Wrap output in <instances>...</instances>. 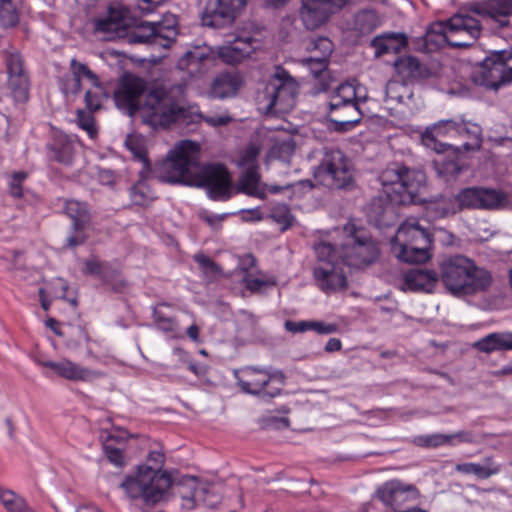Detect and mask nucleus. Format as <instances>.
<instances>
[{
    "label": "nucleus",
    "instance_id": "7c9ffc66",
    "mask_svg": "<svg viewBox=\"0 0 512 512\" xmlns=\"http://www.w3.org/2000/svg\"><path fill=\"white\" fill-rule=\"evenodd\" d=\"M83 80H88L96 88L102 87L98 76L88 69V66H72L71 73L63 79L64 92L66 94H78Z\"/></svg>",
    "mask_w": 512,
    "mask_h": 512
},
{
    "label": "nucleus",
    "instance_id": "aec40b11",
    "mask_svg": "<svg viewBox=\"0 0 512 512\" xmlns=\"http://www.w3.org/2000/svg\"><path fill=\"white\" fill-rule=\"evenodd\" d=\"M317 286L325 293L335 292L347 287V279L341 264L337 261H324L314 268Z\"/></svg>",
    "mask_w": 512,
    "mask_h": 512
},
{
    "label": "nucleus",
    "instance_id": "a19ab883",
    "mask_svg": "<svg viewBox=\"0 0 512 512\" xmlns=\"http://www.w3.org/2000/svg\"><path fill=\"white\" fill-rule=\"evenodd\" d=\"M124 445V439H119L112 434H109L103 442L106 457L117 467H122L125 464L123 455Z\"/></svg>",
    "mask_w": 512,
    "mask_h": 512
},
{
    "label": "nucleus",
    "instance_id": "f3484780",
    "mask_svg": "<svg viewBox=\"0 0 512 512\" xmlns=\"http://www.w3.org/2000/svg\"><path fill=\"white\" fill-rule=\"evenodd\" d=\"M248 0H209L202 14L204 26L219 29L231 25Z\"/></svg>",
    "mask_w": 512,
    "mask_h": 512
},
{
    "label": "nucleus",
    "instance_id": "412c9836",
    "mask_svg": "<svg viewBox=\"0 0 512 512\" xmlns=\"http://www.w3.org/2000/svg\"><path fill=\"white\" fill-rule=\"evenodd\" d=\"M475 85L489 90H498L512 81V66H476L471 74Z\"/></svg>",
    "mask_w": 512,
    "mask_h": 512
},
{
    "label": "nucleus",
    "instance_id": "6e6d98bb",
    "mask_svg": "<svg viewBox=\"0 0 512 512\" xmlns=\"http://www.w3.org/2000/svg\"><path fill=\"white\" fill-rule=\"evenodd\" d=\"M315 252L318 257V263L321 264L324 261H335L336 255L333 246L329 243H320L315 246Z\"/></svg>",
    "mask_w": 512,
    "mask_h": 512
},
{
    "label": "nucleus",
    "instance_id": "338daca9",
    "mask_svg": "<svg viewBox=\"0 0 512 512\" xmlns=\"http://www.w3.org/2000/svg\"><path fill=\"white\" fill-rule=\"evenodd\" d=\"M3 58L6 64H22L23 58L20 52L15 47H9L3 51Z\"/></svg>",
    "mask_w": 512,
    "mask_h": 512
},
{
    "label": "nucleus",
    "instance_id": "dca6fc26",
    "mask_svg": "<svg viewBox=\"0 0 512 512\" xmlns=\"http://www.w3.org/2000/svg\"><path fill=\"white\" fill-rule=\"evenodd\" d=\"M214 487L199 483L195 477H183L173 486L174 493L182 499L181 506L187 510L195 508L198 504L214 507L219 498L214 495Z\"/></svg>",
    "mask_w": 512,
    "mask_h": 512
},
{
    "label": "nucleus",
    "instance_id": "f8f14e48",
    "mask_svg": "<svg viewBox=\"0 0 512 512\" xmlns=\"http://www.w3.org/2000/svg\"><path fill=\"white\" fill-rule=\"evenodd\" d=\"M255 40L249 36L236 37L225 45L213 48L206 44L197 45L187 50L182 60L188 64L205 62H222L223 64H239L250 58L255 51Z\"/></svg>",
    "mask_w": 512,
    "mask_h": 512
},
{
    "label": "nucleus",
    "instance_id": "a211bd4d",
    "mask_svg": "<svg viewBox=\"0 0 512 512\" xmlns=\"http://www.w3.org/2000/svg\"><path fill=\"white\" fill-rule=\"evenodd\" d=\"M345 0H302L300 18L308 30L319 28L345 5Z\"/></svg>",
    "mask_w": 512,
    "mask_h": 512
},
{
    "label": "nucleus",
    "instance_id": "4d7b16f0",
    "mask_svg": "<svg viewBox=\"0 0 512 512\" xmlns=\"http://www.w3.org/2000/svg\"><path fill=\"white\" fill-rule=\"evenodd\" d=\"M512 60V51L511 50H501L495 51L491 54V56L486 57L484 60L479 62L478 64H506L508 61Z\"/></svg>",
    "mask_w": 512,
    "mask_h": 512
},
{
    "label": "nucleus",
    "instance_id": "49530a36",
    "mask_svg": "<svg viewBox=\"0 0 512 512\" xmlns=\"http://www.w3.org/2000/svg\"><path fill=\"white\" fill-rule=\"evenodd\" d=\"M334 81L335 78L329 66H322L319 70H314L311 84L312 93L317 95L326 92Z\"/></svg>",
    "mask_w": 512,
    "mask_h": 512
},
{
    "label": "nucleus",
    "instance_id": "39448f33",
    "mask_svg": "<svg viewBox=\"0 0 512 512\" xmlns=\"http://www.w3.org/2000/svg\"><path fill=\"white\" fill-rule=\"evenodd\" d=\"M164 454L161 451L149 453L148 461L154 467L141 465L134 476H127L120 484L128 497L141 498L147 505H155L167 498L168 490L172 487V478L167 472L160 471L164 463Z\"/></svg>",
    "mask_w": 512,
    "mask_h": 512
},
{
    "label": "nucleus",
    "instance_id": "2eb2a0df",
    "mask_svg": "<svg viewBox=\"0 0 512 512\" xmlns=\"http://www.w3.org/2000/svg\"><path fill=\"white\" fill-rule=\"evenodd\" d=\"M458 210H496L507 203V195L497 189L466 187L454 195Z\"/></svg>",
    "mask_w": 512,
    "mask_h": 512
},
{
    "label": "nucleus",
    "instance_id": "ddd939ff",
    "mask_svg": "<svg viewBox=\"0 0 512 512\" xmlns=\"http://www.w3.org/2000/svg\"><path fill=\"white\" fill-rule=\"evenodd\" d=\"M315 177L329 189H348L353 185L352 164L340 149L325 148Z\"/></svg>",
    "mask_w": 512,
    "mask_h": 512
},
{
    "label": "nucleus",
    "instance_id": "13d9d810",
    "mask_svg": "<svg viewBox=\"0 0 512 512\" xmlns=\"http://www.w3.org/2000/svg\"><path fill=\"white\" fill-rule=\"evenodd\" d=\"M403 86L404 85H402L401 80L396 75H394L393 78L390 79L386 84V96L401 102L403 96L399 94L397 90L399 88H403Z\"/></svg>",
    "mask_w": 512,
    "mask_h": 512
},
{
    "label": "nucleus",
    "instance_id": "4be33fe9",
    "mask_svg": "<svg viewBox=\"0 0 512 512\" xmlns=\"http://www.w3.org/2000/svg\"><path fill=\"white\" fill-rule=\"evenodd\" d=\"M243 84L244 77L239 71L223 72L213 79L208 96L220 100L234 97Z\"/></svg>",
    "mask_w": 512,
    "mask_h": 512
},
{
    "label": "nucleus",
    "instance_id": "c03bdc74",
    "mask_svg": "<svg viewBox=\"0 0 512 512\" xmlns=\"http://www.w3.org/2000/svg\"><path fill=\"white\" fill-rule=\"evenodd\" d=\"M0 502L8 512H34L21 496L11 490L0 488Z\"/></svg>",
    "mask_w": 512,
    "mask_h": 512
},
{
    "label": "nucleus",
    "instance_id": "473e14b6",
    "mask_svg": "<svg viewBox=\"0 0 512 512\" xmlns=\"http://www.w3.org/2000/svg\"><path fill=\"white\" fill-rule=\"evenodd\" d=\"M473 348L486 354L512 350V332L490 333L474 342Z\"/></svg>",
    "mask_w": 512,
    "mask_h": 512
},
{
    "label": "nucleus",
    "instance_id": "a18cd8bd",
    "mask_svg": "<svg viewBox=\"0 0 512 512\" xmlns=\"http://www.w3.org/2000/svg\"><path fill=\"white\" fill-rule=\"evenodd\" d=\"M455 436H461L463 437L464 442H471L473 439V436L469 432H463L459 433L457 435H444V434H431V435H424L419 436L416 438V443L419 446L423 447H438L441 445H444L446 443H449L452 438Z\"/></svg>",
    "mask_w": 512,
    "mask_h": 512
},
{
    "label": "nucleus",
    "instance_id": "9d476101",
    "mask_svg": "<svg viewBox=\"0 0 512 512\" xmlns=\"http://www.w3.org/2000/svg\"><path fill=\"white\" fill-rule=\"evenodd\" d=\"M433 238L416 219L402 223L391 241L393 254L406 263H424L431 258Z\"/></svg>",
    "mask_w": 512,
    "mask_h": 512
},
{
    "label": "nucleus",
    "instance_id": "0eeeda50",
    "mask_svg": "<svg viewBox=\"0 0 512 512\" xmlns=\"http://www.w3.org/2000/svg\"><path fill=\"white\" fill-rule=\"evenodd\" d=\"M366 99L365 89L355 79L340 84L328 102V117L333 129L345 132L359 124L364 116L360 104Z\"/></svg>",
    "mask_w": 512,
    "mask_h": 512
},
{
    "label": "nucleus",
    "instance_id": "bf43d9fd",
    "mask_svg": "<svg viewBox=\"0 0 512 512\" xmlns=\"http://www.w3.org/2000/svg\"><path fill=\"white\" fill-rule=\"evenodd\" d=\"M320 335H328L337 332L338 326L334 323H325L322 321H311V329Z\"/></svg>",
    "mask_w": 512,
    "mask_h": 512
},
{
    "label": "nucleus",
    "instance_id": "69168bd1",
    "mask_svg": "<svg viewBox=\"0 0 512 512\" xmlns=\"http://www.w3.org/2000/svg\"><path fill=\"white\" fill-rule=\"evenodd\" d=\"M259 154V149L255 146H249L241 156V164L246 165L247 168L249 166H255L254 163Z\"/></svg>",
    "mask_w": 512,
    "mask_h": 512
},
{
    "label": "nucleus",
    "instance_id": "e433bc0d",
    "mask_svg": "<svg viewBox=\"0 0 512 512\" xmlns=\"http://www.w3.org/2000/svg\"><path fill=\"white\" fill-rule=\"evenodd\" d=\"M455 469L462 474H473L479 479H488L500 472V466L494 462L492 457H485L483 464L468 462L457 464Z\"/></svg>",
    "mask_w": 512,
    "mask_h": 512
},
{
    "label": "nucleus",
    "instance_id": "4c0bfd02",
    "mask_svg": "<svg viewBox=\"0 0 512 512\" xmlns=\"http://www.w3.org/2000/svg\"><path fill=\"white\" fill-rule=\"evenodd\" d=\"M260 176L256 166H249L242 175L237 191L249 196L265 199L266 190L259 185Z\"/></svg>",
    "mask_w": 512,
    "mask_h": 512
},
{
    "label": "nucleus",
    "instance_id": "c85d7f7f",
    "mask_svg": "<svg viewBox=\"0 0 512 512\" xmlns=\"http://www.w3.org/2000/svg\"><path fill=\"white\" fill-rule=\"evenodd\" d=\"M472 11L482 16H489L504 27L509 24V17L512 15V0H487L482 5L474 6Z\"/></svg>",
    "mask_w": 512,
    "mask_h": 512
},
{
    "label": "nucleus",
    "instance_id": "603ef678",
    "mask_svg": "<svg viewBox=\"0 0 512 512\" xmlns=\"http://www.w3.org/2000/svg\"><path fill=\"white\" fill-rule=\"evenodd\" d=\"M193 259L196 263L199 264L202 272L210 279L216 278L221 275L222 269L221 267L215 263L208 256L198 253L193 256Z\"/></svg>",
    "mask_w": 512,
    "mask_h": 512
},
{
    "label": "nucleus",
    "instance_id": "37998d69",
    "mask_svg": "<svg viewBox=\"0 0 512 512\" xmlns=\"http://www.w3.org/2000/svg\"><path fill=\"white\" fill-rule=\"evenodd\" d=\"M169 307L170 306L166 303L156 305L153 309V318L157 328L166 333H173L178 330V323L176 319L166 311Z\"/></svg>",
    "mask_w": 512,
    "mask_h": 512
},
{
    "label": "nucleus",
    "instance_id": "58836bf2",
    "mask_svg": "<svg viewBox=\"0 0 512 512\" xmlns=\"http://www.w3.org/2000/svg\"><path fill=\"white\" fill-rule=\"evenodd\" d=\"M429 218L435 220L455 215L459 212L457 201L453 196H441L439 199L430 202L426 207Z\"/></svg>",
    "mask_w": 512,
    "mask_h": 512
},
{
    "label": "nucleus",
    "instance_id": "bb28decb",
    "mask_svg": "<svg viewBox=\"0 0 512 512\" xmlns=\"http://www.w3.org/2000/svg\"><path fill=\"white\" fill-rule=\"evenodd\" d=\"M7 88L16 102L24 103L29 99L30 76L24 66H8Z\"/></svg>",
    "mask_w": 512,
    "mask_h": 512
},
{
    "label": "nucleus",
    "instance_id": "72a5a7b5",
    "mask_svg": "<svg viewBox=\"0 0 512 512\" xmlns=\"http://www.w3.org/2000/svg\"><path fill=\"white\" fill-rule=\"evenodd\" d=\"M440 66H394L395 75L402 85L413 84L436 76Z\"/></svg>",
    "mask_w": 512,
    "mask_h": 512
},
{
    "label": "nucleus",
    "instance_id": "b1692460",
    "mask_svg": "<svg viewBox=\"0 0 512 512\" xmlns=\"http://www.w3.org/2000/svg\"><path fill=\"white\" fill-rule=\"evenodd\" d=\"M375 58L384 55H397L408 46V38L402 32H384L370 40Z\"/></svg>",
    "mask_w": 512,
    "mask_h": 512
},
{
    "label": "nucleus",
    "instance_id": "4468645a",
    "mask_svg": "<svg viewBox=\"0 0 512 512\" xmlns=\"http://www.w3.org/2000/svg\"><path fill=\"white\" fill-rule=\"evenodd\" d=\"M346 242L341 253L342 261L347 266L362 268L375 262L379 250L369 232L364 228H356L353 224L345 226Z\"/></svg>",
    "mask_w": 512,
    "mask_h": 512
},
{
    "label": "nucleus",
    "instance_id": "e2e57ef3",
    "mask_svg": "<svg viewBox=\"0 0 512 512\" xmlns=\"http://www.w3.org/2000/svg\"><path fill=\"white\" fill-rule=\"evenodd\" d=\"M284 327L287 331L292 333H302L309 331L311 329V321H290L287 320L284 324Z\"/></svg>",
    "mask_w": 512,
    "mask_h": 512
},
{
    "label": "nucleus",
    "instance_id": "5701e85b",
    "mask_svg": "<svg viewBox=\"0 0 512 512\" xmlns=\"http://www.w3.org/2000/svg\"><path fill=\"white\" fill-rule=\"evenodd\" d=\"M41 365L53 370L57 375L71 381H92L102 374L89 368L80 366L68 359L60 361H44Z\"/></svg>",
    "mask_w": 512,
    "mask_h": 512
},
{
    "label": "nucleus",
    "instance_id": "864d4df0",
    "mask_svg": "<svg viewBox=\"0 0 512 512\" xmlns=\"http://www.w3.org/2000/svg\"><path fill=\"white\" fill-rule=\"evenodd\" d=\"M92 113L93 112L78 109L76 121L78 126L86 131L91 139H94L97 136V128L95 126V119Z\"/></svg>",
    "mask_w": 512,
    "mask_h": 512
},
{
    "label": "nucleus",
    "instance_id": "0e129e2a",
    "mask_svg": "<svg viewBox=\"0 0 512 512\" xmlns=\"http://www.w3.org/2000/svg\"><path fill=\"white\" fill-rule=\"evenodd\" d=\"M85 105L89 112L97 111L101 108V100L97 93H93L91 91H87L85 93Z\"/></svg>",
    "mask_w": 512,
    "mask_h": 512
},
{
    "label": "nucleus",
    "instance_id": "7ed1b4c3",
    "mask_svg": "<svg viewBox=\"0 0 512 512\" xmlns=\"http://www.w3.org/2000/svg\"><path fill=\"white\" fill-rule=\"evenodd\" d=\"M439 268L441 282L456 297L484 292L492 283V276L487 270L477 267L474 261L463 255L444 258Z\"/></svg>",
    "mask_w": 512,
    "mask_h": 512
},
{
    "label": "nucleus",
    "instance_id": "c9c22d12",
    "mask_svg": "<svg viewBox=\"0 0 512 512\" xmlns=\"http://www.w3.org/2000/svg\"><path fill=\"white\" fill-rule=\"evenodd\" d=\"M64 214L72 221V230L85 229L91 220L86 203L77 200H66Z\"/></svg>",
    "mask_w": 512,
    "mask_h": 512
},
{
    "label": "nucleus",
    "instance_id": "6ab92c4d",
    "mask_svg": "<svg viewBox=\"0 0 512 512\" xmlns=\"http://www.w3.org/2000/svg\"><path fill=\"white\" fill-rule=\"evenodd\" d=\"M377 498L393 511L419 497V490L413 484L394 479L383 483L376 491Z\"/></svg>",
    "mask_w": 512,
    "mask_h": 512
},
{
    "label": "nucleus",
    "instance_id": "774afa93",
    "mask_svg": "<svg viewBox=\"0 0 512 512\" xmlns=\"http://www.w3.org/2000/svg\"><path fill=\"white\" fill-rule=\"evenodd\" d=\"M203 120L212 127L225 126L232 121V117L229 115L221 116H203Z\"/></svg>",
    "mask_w": 512,
    "mask_h": 512
},
{
    "label": "nucleus",
    "instance_id": "2f4dec72",
    "mask_svg": "<svg viewBox=\"0 0 512 512\" xmlns=\"http://www.w3.org/2000/svg\"><path fill=\"white\" fill-rule=\"evenodd\" d=\"M454 135L463 137L465 141L462 144L464 152L478 151L482 145V129L472 122L454 120Z\"/></svg>",
    "mask_w": 512,
    "mask_h": 512
},
{
    "label": "nucleus",
    "instance_id": "680f3d73",
    "mask_svg": "<svg viewBox=\"0 0 512 512\" xmlns=\"http://www.w3.org/2000/svg\"><path fill=\"white\" fill-rule=\"evenodd\" d=\"M84 230L85 229L73 230V233L66 239L65 247L74 248L82 245L87 239Z\"/></svg>",
    "mask_w": 512,
    "mask_h": 512
},
{
    "label": "nucleus",
    "instance_id": "de8ad7c7",
    "mask_svg": "<svg viewBox=\"0 0 512 512\" xmlns=\"http://www.w3.org/2000/svg\"><path fill=\"white\" fill-rule=\"evenodd\" d=\"M275 223L281 227V231L289 229L294 222V216L292 215L290 208L286 204H276L271 208L269 214Z\"/></svg>",
    "mask_w": 512,
    "mask_h": 512
},
{
    "label": "nucleus",
    "instance_id": "f704fd0d",
    "mask_svg": "<svg viewBox=\"0 0 512 512\" xmlns=\"http://www.w3.org/2000/svg\"><path fill=\"white\" fill-rule=\"evenodd\" d=\"M309 56L303 64H325L333 51V43L326 37L311 39L306 46Z\"/></svg>",
    "mask_w": 512,
    "mask_h": 512
},
{
    "label": "nucleus",
    "instance_id": "20e7f679",
    "mask_svg": "<svg viewBox=\"0 0 512 512\" xmlns=\"http://www.w3.org/2000/svg\"><path fill=\"white\" fill-rule=\"evenodd\" d=\"M160 27L158 23L136 25L129 10L119 5L110 6L105 16L93 21L94 32L103 40L126 38L129 43H157Z\"/></svg>",
    "mask_w": 512,
    "mask_h": 512
},
{
    "label": "nucleus",
    "instance_id": "f257e3e1",
    "mask_svg": "<svg viewBox=\"0 0 512 512\" xmlns=\"http://www.w3.org/2000/svg\"><path fill=\"white\" fill-rule=\"evenodd\" d=\"M187 83L167 86L155 83L132 72H124L113 91L115 106L124 114L140 113L144 123L153 127H167L185 120L188 110L181 104Z\"/></svg>",
    "mask_w": 512,
    "mask_h": 512
},
{
    "label": "nucleus",
    "instance_id": "3c124183",
    "mask_svg": "<svg viewBox=\"0 0 512 512\" xmlns=\"http://www.w3.org/2000/svg\"><path fill=\"white\" fill-rule=\"evenodd\" d=\"M100 278L103 284L114 292L122 291L127 285L126 281L121 278L120 272L116 269L105 267Z\"/></svg>",
    "mask_w": 512,
    "mask_h": 512
},
{
    "label": "nucleus",
    "instance_id": "79ce46f5",
    "mask_svg": "<svg viewBox=\"0 0 512 512\" xmlns=\"http://www.w3.org/2000/svg\"><path fill=\"white\" fill-rule=\"evenodd\" d=\"M393 204L396 203L391 202L387 195L373 198L369 206V217L377 224H386L387 215L393 211Z\"/></svg>",
    "mask_w": 512,
    "mask_h": 512
},
{
    "label": "nucleus",
    "instance_id": "5fc2aeb1",
    "mask_svg": "<svg viewBox=\"0 0 512 512\" xmlns=\"http://www.w3.org/2000/svg\"><path fill=\"white\" fill-rule=\"evenodd\" d=\"M27 178V173L23 171L14 172L9 180V193L14 198H20L23 195L22 183Z\"/></svg>",
    "mask_w": 512,
    "mask_h": 512
},
{
    "label": "nucleus",
    "instance_id": "393cba45",
    "mask_svg": "<svg viewBox=\"0 0 512 512\" xmlns=\"http://www.w3.org/2000/svg\"><path fill=\"white\" fill-rule=\"evenodd\" d=\"M454 120H440L431 126H428L421 134L422 144L435 151L437 154L445 150L454 151V145L442 142L439 138L449 134L454 135Z\"/></svg>",
    "mask_w": 512,
    "mask_h": 512
},
{
    "label": "nucleus",
    "instance_id": "ea45409f",
    "mask_svg": "<svg viewBox=\"0 0 512 512\" xmlns=\"http://www.w3.org/2000/svg\"><path fill=\"white\" fill-rule=\"evenodd\" d=\"M50 158L64 165H72L74 160V146L66 138L60 137L49 145Z\"/></svg>",
    "mask_w": 512,
    "mask_h": 512
},
{
    "label": "nucleus",
    "instance_id": "1a4fd4ad",
    "mask_svg": "<svg viewBox=\"0 0 512 512\" xmlns=\"http://www.w3.org/2000/svg\"><path fill=\"white\" fill-rule=\"evenodd\" d=\"M434 32H428L424 37V50L431 52L432 44L438 47L446 42L449 46L462 48L471 46L481 34V24L478 19L457 13L445 22H439L433 27Z\"/></svg>",
    "mask_w": 512,
    "mask_h": 512
},
{
    "label": "nucleus",
    "instance_id": "8fccbe9b",
    "mask_svg": "<svg viewBox=\"0 0 512 512\" xmlns=\"http://www.w3.org/2000/svg\"><path fill=\"white\" fill-rule=\"evenodd\" d=\"M19 21V15L12 0L0 2V23L3 27H13Z\"/></svg>",
    "mask_w": 512,
    "mask_h": 512
},
{
    "label": "nucleus",
    "instance_id": "a878e982",
    "mask_svg": "<svg viewBox=\"0 0 512 512\" xmlns=\"http://www.w3.org/2000/svg\"><path fill=\"white\" fill-rule=\"evenodd\" d=\"M439 280V274L434 270L413 268L404 274L401 290L431 293Z\"/></svg>",
    "mask_w": 512,
    "mask_h": 512
},
{
    "label": "nucleus",
    "instance_id": "c756f323",
    "mask_svg": "<svg viewBox=\"0 0 512 512\" xmlns=\"http://www.w3.org/2000/svg\"><path fill=\"white\" fill-rule=\"evenodd\" d=\"M460 154L461 148L454 146V151L445 150L439 154L438 159L433 161L437 173L447 181L455 179L463 171Z\"/></svg>",
    "mask_w": 512,
    "mask_h": 512
},
{
    "label": "nucleus",
    "instance_id": "09e8293b",
    "mask_svg": "<svg viewBox=\"0 0 512 512\" xmlns=\"http://www.w3.org/2000/svg\"><path fill=\"white\" fill-rule=\"evenodd\" d=\"M131 201L135 205L146 206L149 205L153 199V193L144 182H138L130 189Z\"/></svg>",
    "mask_w": 512,
    "mask_h": 512
},
{
    "label": "nucleus",
    "instance_id": "f03ea898",
    "mask_svg": "<svg viewBox=\"0 0 512 512\" xmlns=\"http://www.w3.org/2000/svg\"><path fill=\"white\" fill-rule=\"evenodd\" d=\"M200 147L191 140H183L172 149L166 160L155 170L160 182L205 188L210 199L226 201L232 195V180L222 164L201 166Z\"/></svg>",
    "mask_w": 512,
    "mask_h": 512
},
{
    "label": "nucleus",
    "instance_id": "052dcab7",
    "mask_svg": "<svg viewBox=\"0 0 512 512\" xmlns=\"http://www.w3.org/2000/svg\"><path fill=\"white\" fill-rule=\"evenodd\" d=\"M118 175L111 169H100L98 180L102 185L113 187L117 183Z\"/></svg>",
    "mask_w": 512,
    "mask_h": 512
},
{
    "label": "nucleus",
    "instance_id": "6e6552de",
    "mask_svg": "<svg viewBox=\"0 0 512 512\" xmlns=\"http://www.w3.org/2000/svg\"><path fill=\"white\" fill-rule=\"evenodd\" d=\"M379 181L383 193L391 202L400 205L416 204L421 200L419 192L425 184V174L421 170L394 162L381 172Z\"/></svg>",
    "mask_w": 512,
    "mask_h": 512
},
{
    "label": "nucleus",
    "instance_id": "9b49d317",
    "mask_svg": "<svg viewBox=\"0 0 512 512\" xmlns=\"http://www.w3.org/2000/svg\"><path fill=\"white\" fill-rule=\"evenodd\" d=\"M233 375L242 392L258 396L264 401L279 396L286 380L281 370L257 366L235 369Z\"/></svg>",
    "mask_w": 512,
    "mask_h": 512
},
{
    "label": "nucleus",
    "instance_id": "cd10ccee",
    "mask_svg": "<svg viewBox=\"0 0 512 512\" xmlns=\"http://www.w3.org/2000/svg\"><path fill=\"white\" fill-rule=\"evenodd\" d=\"M380 24V17L375 10L364 9L354 16L349 27V35L354 38V41H358L360 38L370 35Z\"/></svg>",
    "mask_w": 512,
    "mask_h": 512
},
{
    "label": "nucleus",
    "instance_id": "423d86ee",
    "mask_svg": "<svg viewBox=\"0 0 512 512\" xmlns=\"http://www.w3.org/2000/svg\"><path fill=\"white\" fill-rule=\"evenodd\" d=\"M277 71L267 80L259 84L255 101L258 110L266 115L290 112L299 93L298 82L283 69Z\"/></svg>",
    "mask_w": 512,
    "mask_h": 512
}]
</instances>
